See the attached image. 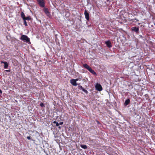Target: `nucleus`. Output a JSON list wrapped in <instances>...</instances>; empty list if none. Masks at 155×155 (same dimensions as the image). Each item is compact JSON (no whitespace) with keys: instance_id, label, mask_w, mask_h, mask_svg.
Instances as JSON below:
<instances>
[{"instance_id":"obj_4","label":"nucleus","mask_w":155,"mask_h":155,"mask_svg":"<svg viewBox=\"0 0 155 155\" xmlns=\"http://www.w3.org/2000/svg\"><path fill=\"white\" fill-rule=\"evenodd\" d=\"M39 5L42 7L45 6V2L44 0H37Z\"/></svg>"},{"instance_id":"obj_18","label":"nucleus","mask_w":155,"mask_h":155,"mask_svg":"<svg viewBox=\"0 0 155 155\" xmlns=\"http://www.w3.org/2000/svg\"><path fill=\"white\" fill-rule=\"evenodd\" d=\"M40 106L41 107H45V106L44 105V104L42 103H41L40 104Z\"/></svg>"},{"instance_id":"obj_24","label":"nucleus","mask_w":155,"mask_h":155,"mask_svg":"<svg viewBox=\"0 0 155 155\" xmlns=\"http://www.w3.org/2000/svg\"><path fill=\"white\" fill-rule=\"evenodd\" d=\"M0 94H2V91L0 89Z\"/></svg>"},{"instance_id":"obj_8","label":"nucleus","mask_w":155,"mask_h":155,"mask_svg":"<svg viewBox=\"0 0 155 155\" xmlns=\"http://www.w3.org/2000/svg\"><path fill=\"white\" fill-rule=\"evenodd\" d=\"M70 82L74 86H76L77 85V84L74 79L71 80Z\"/></svg>"},{"instance_id":"obj_16","label":"nucleus","mask_w":155,"mask_h":155,"mask_svg":"<svg viewBox=\"0 0 155 155\" xmlns=\"http://www.w3.org/2000/svg\"><path fill=\"white\" fill-rule=\"evenodd\" d=\"M25 21H26V20H31V18L30 17L28 16L25 17Z\"/></svg>"},{"instance_id":"obj_13","label":"nucleus","mask_w":155,"mask_h":155,"mask_svg":"<svg viewBox=\"0 0 155 155\" xmlns=\"http://www.w3.org/2000/svg\"><path fill=\"white\" fill-rule=\"evenodd\" d=\"M80 147L84 149H86L87 148V146L85 145H81Z\"/></svg>"},{"instance_id":"obj_19","label":"nucleus","mask_w":155,"mask_h":155,"mask_svg":"<svg viewBox=\"0 0 155 155\" xmlns=\"http://www.w3.org/2000/svg\"><path fill=\"white\" fill-rule=\"evenodd\" d=\"M27 138L28 140H30L31 139V137L29 136H28L27 137Z\"/></svg>"},{"instance_id":"obj_6","label":"nucleus","mask_w":155,"mask_h":155,"mask_svg":"<svg viewBox=\"0 0 155 155\" xmlns=\"http://www.w3.org/2000/svg\"><path fill=\"white\" fill-rule=\"evenodd\" d=\"M78 88L79 89L82 90L86 94H87L88 92V91L85 90L84 88H83L80 85L78 87Z\"/></svg>"},{"instance_id":"obj_26","label":"nucleus","mask_w":155,"mask_h":155,"mask_svg":"<svg viewBox=\"0 0 155 155\" xmlns=\"http://www.w3.org/2000/svg\"><path fill=\"white\" fill-rule=\"evenodd\" d=\"M58 128H59V129H61V127H60V126H59V127H58Z\"/></svg>"},{"instance_id":"obj_7","label":"nucleus","mask_w":155,"mask_h":155,"mask_svg":"<svg viewBox=\"0 0 155 155\" xmlns=\"http://www.w3.org/2000/svg\"><path fill=\"white\" fill-rule=\"evenodd\" d=\"M105 43L107 46L109 48H111L112 47L111 44L109 40L106 41H105Z\"/></svg>"},{"instance_id":"obj_20","label":"nucleus","mask_w":155,"mask_h":155,"mask_svg":"<svg viewBox=\"0 0 155 155\" xmlns=\"http://www.w3.org/2000/svg\"><path fill=\"white\" fill-rule=\"evenodd\" d=\"M96 122H97V124H100V122H99V121L97 120H96Z\"/></svg>"},{"instance_id":"obj_22","label":"nucleus","mask_w":155,"mask_h":155,"mask_svg":"<svg viewBox=\"0 0 155 155\" xmlns=\"http://www.w3.org/2000/svg\"><path fill=\"white\" fill-rule=\"evenodd\" d=\"M47 59L48 60H46V61H47V62H51V61L49 59Z\"/></svg>"},{"instance_id":"obj_27","label":"nucleus","mask_w":155,"mask_h":155,"mask_svg":"<svg viewBox=\"0 0 155 155\" xmlns=\"http://www.w3.org/2000/svg\"><path fill=\"white\" fill-rule=\"evenodd\" d=\"M154 25H155V23H154Z\"/></svg>"},{"instance_id":"obj_1","label":"nucleus","mask_w":155,"mask_h":155,"mask_svg":"<svg viewBox=\"0 0 155 155\" xmlns=\"http://www.w3.org/2000/svg\"><path fill=\"white\" fill-rule=\"evenodd\" d=\"M83 66L88 70L91 73L94 75H97L96 73L87 64H85L83 65Z\"/></svg>"},{"instance_id":"obj_15","label":"nucleus","mask_w":155,"mask_h":155,"mask_svg":"<svg viewBox=\"0 0 155 155\" xmlns=\"http://www.w3.org/2000/svg\"><path fill=\"white\" fill-rule=\"evenodd\" d=\"M53 123L54 124H56V126L57 127H58L59 125V124L57 122H56V121H54L53 122Z\"/></svg>"},{"instance_id":"obj_23","label":"nucleus","mask_w":155,"mask_h":155,"mask_svg":"<svg viewBox=\"0 0 155 155\" xmlns=\"http://www.w3.org/2000/svg\"><path fill=\"white\" fill-rule=\"evenodd\" d=\"M6 71L7 72H9L10 71V70H6Z\"/></svg>"},{"instance_id":"obj_17","label":"nucleus","mask_w":155,"mask_h":155,"mask_svg":"<svg viewBox=\"0 0 155 155\" xmlns=\"http://www.w3.org/2000/svg\"><path fill=\"white\" fill-rule=\"evenodd\" d=\"M24 23L25 26H27L28 25L27 22L25 20V19H24Z\"/></svg>"},{"instance_id":"obj_3","label":"nucleus","mask_w":155,"mask_h":155,"mask_svg":"<svg viewBox=\"0 0 155 155\" xmlns=\"http://www.w3.org/2000/svg\"><path fill=\"white\" fill-rule=\"evenodd\" d=\"M96 89L99 91H101L102 90L101 86L100 84L97 83L95 85Z\"/></svg>"},{"instance_id":"obj_10","label":"nucleus","mask_w":155,"mask_h":155,"mask_svg":"<svg viewBox=\"0 0 155 155\" xmlns=\"http://www.w3.org/2000/svg\"><path fill=\"white\" fill-rule=\"evenodd\" d=\"M44 12L48 16H50V14L47 8H45L44 9Z\"/></svg>"},{"instance_id":"obj_5","label":"nucleus","mask_w":155,"mask_h":155,"mask_svg":"<svg viewBox=\"0 0 155 155\" xmlns=\"http://www.w3.org/2000/svg\"><path fill=\"white\" fill-rule=\"evenodd\" d=\"M84 14L85 16V18L87 21H89V14L86 10H85V11Z\"/></svg>"},{"instance_id":"obj_25","label":"nucleus","mask_w":155,"mask_h":155,"mask_svg":"<svg viewBox=\"0 0 155 155\" xmlns=\"http://www.w3.org/2000/svg\"><path fill=\"white\" fill-rule=\"evenodd\" d=\"M75 81H76V82L77 81H78V80H79V79H78V78H77V79H75Z\"/></svg>"},{"instance_id":"obj_12","label":"nucleus","mask_w":155,"mask_h":155,"mask_svg":"<svg viewBox=\"0 0 155 155\" xmlns=\"http://www.w3.org/2000/svg\"><path fill=\"white\" fill-rule=\"evenodd\" d=\"M130 100L129 99H128L125 101V103H124V104L126 105H127L130 103Z\"/></svg>"},{"instance_id":"obj_21","label":"nucleus","mask_w":155,"mask_h":155,"mask_svg":"<svg viewBox=\"0 0 155 155\" xmlns=\"http://www.w3.org/2000/svg\"><path fill=\"white\" fill-rule=\"evenodd\" d=\"M63 124V122H60V123L59 124H60V125H62Z\"/></svg>"},{"instance_id":"obj_9","label":"nucleus","mask_w":155,"mask_h":155,"mask_svg":"<svg viewBox=\"0 0 155 155\" xmlns=\"http://www.w3.org/2000/svg\"><path fill=\"white\" fill-rule=\"evenodd\" d=\"M131 30L132 31H135L137 33L139 31V29L137 27H133L131 28Z\"/></svg>"},{"instance_id":"obj_14","label":"nucleus","mask_w":155,"mask_h":155,"mask_svg":"<svg viewBox=\"0 0 155 155\" xmlns=\"http://www.w3.org/2000/svg\"><path fill=\"white\" fill-rule=\"evenodd\" d=\"M21 16L23 20L25 19V15L23 12H21Z\"/></svg>"},{"instance_id":"obj_11","label":"nucleus","mask_w":155,"mask_h":155,"mask_svg":"<svg viewBox=\"0 0 155 155\" xmlns=\"http://www.w3.org/2000/svg\"><path fill=\"white\" fill-rule=\"evenodd\" d=\"M1 63H3L4 64V68L5 69H6L7 68L8 65V64L7 62L5 61H2Z\"/></svg>"},{"instance_id":"obj_2","label":"nucleus","mask_w":155,"mask_h":155,"mask_svg":"<svg viewBox=\"0 0 155 155\" xmlns=\"http://www.w3.org/2000/svg\"><path fill=\"white\" fill-rule=\"evenodd\" d=\"M20 39L21 40L28 43H30L29 38L26 35H22L21 36Z\"/></svg>"},{"instance_id":"obj_28","label":"nucleus","mask_w":155,"mask_h":155,"mask_svg":"<svg viewBox=\"0 0 155 155\" xmlns=\"http://www.w3.org/2000/svg\"><path fill=\"white\" fill-rule=\"evenodd\" d=\"M108 1L109 0H107Z\"/></svg>"}]
</instances>
